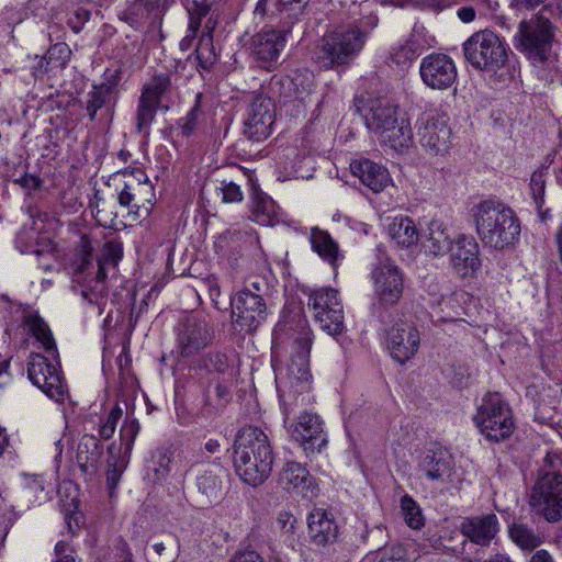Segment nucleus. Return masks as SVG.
I'll return each mask as SVG.
<instances>
[{
	"label": "nucleus",
	"mask_w": 562,
	"mask_h": 562,
	"mask_svg": "<svg viewBox=\"0 0 562 562\" xmlns=\"http://www.w3.org/2000/svg\"><path fill=\"white\" fill-rule=\"evenodd\" d=\"M92 243L87 235H82L77 247V256L80 258L77 277L80 284V294L88 304L97 306L102 314L108 295L106 266H116L122 258V246L119 243L104 244L102 255L95 267L92 263Z\"/></svg>",
	"instance_id": "f257e3e1"
},
{
	"label": "nucleus",
	"mask_w": 562,
	"mask_h": 562,
	"mask_svg": "<svg viewBox=\"0 0 562 562\" xmlns=\"http://www.w3.org/2000/svg\"><path fill=\"white\" fill-rule=\"evenodd\" d=\"M273 451L268 436L258 427H245L234 443V468L240 480L251 486L261 485L271 474Z\"/></svg>",
	"instance_id": "f03ea898"
},
{
	"label": "nucleus",
	"mask_w": 562,
	"mask_h": 562,
	"mask_svg": "<svg viewBox=\"0 0 562 562\" xmlns=\"http://www.w3.org/2000/svg\"><path fill=\"white\" fill-rule=\"evenodd\" d=\"M472 217L476 234L485 247L504 250L519 239V220L514 211L502 202H480L472 209Z\"/></svg>",
	"instance_id": "7ed1b4c3"
},
{
	"label": "nucleus",
	"mask_w": 562,
	"mask_h": 562,
	"mask_svg": "<svg viewBox=\"0 0 562 562\" xmlns=\"http://www.w3.org/2000/svg\"><path fill=\"white\" fill-rule=\"evenodd\" d=\"M548 8L544 5L529 19L521 20L514 35L515 48L533 64L547 61L555 42L558 29L544 14Z\"/></svg>",
	"instance_id": "20e7f679"
},
{
	"label": "nucleus",
	"mask_w": 562,
	"mask_h": 562,
	"mask_svg": "<svg viewBox=\"0 0 562 562\" xmlns=\"http://www.w3.org/2000/svg\"><path fill=\"white\" fill-rule=\"evenodd\" d=\"M367 34L358 26L339 27L326 33L315 52V58L323 68L349 64L362 49Z\"/></svg>",
	"instance_id": "39448f33"
},
{
	"label": "nucleus",
	"mask_w": 562,
	"mask_h": 562,
	"mask_svg": "<svg viewBox=\"0 0 562 562\" xmlns=\"http://www.w3.org/2000/svg\"><path fill=\"white\" fill-rule=\"evenodd\" d=\"M463 53L473 68L487 74H496L508 58L506 43L491 30L473 33L463 43Z\"/></svg>",
	"instance_id": "423d86ee"
},
{
	"label": "nucleus",
	"mask_w": 562,
	"mask_h": 562,
	"mask_svg": "<svg viewBox=\"0 0 562 562\" xmlns=\"http://www.w3.org/2000/svg\"><path fill=\"white\" fill-rule=\"evenodd\" d=\"M473 420L490 441H503L509 438L515 429L512 409L498 393H487L483 397Z\"/></svg>",
	"instance_id": "0eeeda50"
},
{
	"label": "nucleus",
	"mask_w": 562,
	"mask_h": 562,
	"mask_svg": "<svg viewBox=\"0 0 562 562\" xmlns=\"http://www.w3.org/2000/svg\"><path fill=\"white\" fill-rule=\"evenodd\" d=\"M123 189L117 200L121 206L127 207L128 213L135 218L149 216L156 203L155 188L147 175L142 169L124 170Z\"/></svg>",
	"instance_id": "6e6552de"
},
{
	"label": "nucleus",
	"mask_w": 562,
	"mask_h": 562,
	"mask_svg": "<svg viewBox=\"0 0 562 562\" xmlns=\"http://www.w3.org/2000/svg\"><path fill=\"white\" fill-rule=\"evenodd\" d=\"M308 308L321 328L329 335L341 334L345 329L344 308L338 291L331 288L314 290L308 295Z\"/></svg>",
	"instance_id": "1a4fd4ad"
},
{
	"label": "nucleus",
	"mask_w": 562,
	"mask_h": 562,
	"mask_svg": "<svg viewBox=\"0 0 562 562\" xmlns=\"http://www.w3.org/2000/svg\"><path fill=\"white\" fill-rule=\"evenodd\" d=\"M214 339L210 321L200 314L184 317L178 326L177 349L182 358H190L204 350Z\"/></svg>",
	"instance_id": "9d476101"
},
{
	"label": "nucleus",
	"mask_w": 562,
	"mask_h": 562,
	"mask_svg": "<svg viewBox=\"0 0 562 562\" xmlns=\"http://www.w3.org/2000/svg\"><path fill=\"white\" fill-rule=\"evenodd\" d=\"M530 505L548 521H559L562 518V473L540 475L533 486Z\"/></svg>",
	"instance_id": "9b49d317"
},
{
	"label": "nucleus",
	"mask_w": 562,
	"mask_h": 562,
	"mask_svg": "<svg viewBox=\"0 0 562 562\" xmlns=\"http://www.w3.org/2000/svg\"><path fill=\"white\" fill-rule=\"evenodd\" d=\"M312 346V331L302 329L294 338L290 362L288 364V384L292 392L304 393L310 391L312 375L310 372V351Z\"/></svg>",
	"instance_id": "f8f14e48"
},
{
	"label": "nucleus",
	"mask_w": 562,
	"mask_h": 562,
	"mask_svg": "<svg viewBox=\"0 0 562 562\" xmlns=\"http://www.w3.org/2000/svg\"><path fill=\"white\" fill-rule=\"evenodd\" d=\"M374 294L380 303L395 305L404 292V274L389 258L380 260L372 271Z\"/></svg>",
	"instance_id": "ddd939ff"
},
{
	"label": "nucleus",
	"mask_w": 562,
	"mask_h": 562,
	"mask_svg": "<svg viewBox=\"0 0 562 562\" xmlns=\"http://www.w3.org/2000/svg\"><path fill=\"white\" fill-rule=\"evenodd\" d=\"M276 119V106L271 98L256 95L248 106L244 122V134L247 138L260 142L270 136Z\"/></svg>",
	"instance_id": "4468645a"
},
{
	"label": "nucleus",
	"mask_w": 562,
	"mask_h": 562,
	"mask_svg": "<svg viewBox=\"0 0 562 562\" xmlns=\"http://www.w3.org/2000/svg\"><path fill=\"white\" fill-rule=\"evenodd\" d=\"M445 114H428L418 121L417 136L419 144L431 155L448 151L451 145V128Z\"/></svg>",
	"instance_id": "2eb2a0df"
},
{
	"label": "nucleus",
	"mask_w": 562,
	"mask_h": 562,
	"mask_svg": "<svg viewBox=\"0 0 562 562\" xmlns=\"http://www.w3.org/2000/svg\"><path fill=\"white\" fill-rule=\"evenodd\" d=\"M385 342L391 357L403 364L418 351L419 331L413 323L400 319L386 330Z\"/></svg>",
	"instance_id": "dca6fc26"
},
{
	"label": "nucleus",
	"mask_w": 562,
	"mask_h": 562,
	"mask_svg": "<svg viewBox=\"0 0 562 562\" xmlns=\"http://www.w3.org/2000/svg\"><path fill=\"white\" fill-rule=\"evenodd\" d=\"M265 317L266 303L260 294L245 289L232 299V318L241 330H255Z\"/></svg>",
	"instance_id": "f3484780"
},
{
	"label": "nucleus",
	"mask_w": 562,
	"mask_h": 562,
	"mask_svg": "<svg viewBox=\"0 0 562 562\" xmlns=\"http://www.w3.org/2000/svg\"><path fill=\"white\" fill-rule=\"evenodd\" d=\"M419 75L427 87L446 90L456 82L458 71L449 55L431 53L422 59Z\"/></svg>",
	"instance_id": "a211bd4d"
},
{
	"label": "nucleus",
	"mask_w": 562,
	"mask_h": 562,
	"mask_svg": "<svg viewBox=\"0 0 562 562\" xmlns=\"http://www.w3.org/2000/svg\"><path fill=\"white\" fill-rule=\"evenodd\" d=\"M27 376L49 398H64V385L59 371L53 362L41 353L31 355L27 364Z\"/></svg>",
	"instance_id": "6ab92c4d"
},
{
	"label": "nucleus",
	"mask_w": 562,
	"mask_h": 562,
	"mask_svg": "<svg viewBox=\"0 0 562 562\" xmlns=\"http://www.w3.org/2000/svg\"><path fill=\"white\" fill-rule=\"evenodd\" d=\"M284 46L285 36L281 31L263 30L251 37L250 54L260 68L272 70Z\"/></svg>",
	"instance_id": "aec40b11"
},
{
	"label": "nucleus",
	"mask_w": 562,
	"mask_h": 562,
	"mask_svg": "<svg viewBox=\"0 0 562 562\" xmlns=\"http://www.w3.org/2000/svg\"><path fill=\"white\" fill-rule=\"evenodd\" d=\"M290 434L306 453L319 452L327 442L319 416L308 412L302 413L290 426Z\"/></svg>",
	"instance_id": "412c9836"
},
{
	"label": "nucleus",
	"mask_w": 562,
	"mask_h": 562,
	"mask_svg": "<svg viewBox=\"0 0 562 562\" xmlns=\"http://www.w3.org/2000/svg\"><path fill=\"white\" fill-rule=\"evenodd\" d=\"M277 483L283 491L294 493L303 498H313L318 492L315 477L305 467L295 461L284 463L278 473Z\"/></svg>",
	"instance_id": "4be33fe9"
},
{
	"label": "nucleus",
	"mask_w": 562,
	"mask_h": 562,
	"mask_svg": "<svg viewBox=\"0 0 562 562\" xmlns=\"http://www.w3.org/2000/svg\"><path fill=\"white\" fill-rule=\"evenodd\" d=\"M196 488L206 505L218 503L228 490L229 473L218 463L201 467L198 471Z\"/></svg>",
	"instance_id": "5701e85b"
},
{
	"label": "nucleus",
	"mask_w": 562,
	"mask_h": 562,
	"mask_svg": "<svg viewBox=\"0 0 562 562\" xmlns=\"http://www.w3.org/2000/svg\"><path fill=\"white\" fill-rule=\"evenodd\" d=\"M450 265L462 277H473L481 267L479 244L471 236L461 235L452 244Z\"/></svg>",
	"instance_id": "b1692460"
},
{
	"label": "nucleus",
	"mask_w": 562,
	"mask_h": 562,
	"mask_svg": "<svg viewBox=\"0 0 562 562\" xmlns=\"http://www.w3.org/2000/svg\"><path fill=\"white\" fill-rule=\"evenodd\" d=\"M501 530V524L495 514H484L463 518L460 532L476 546L488 547Z\"/></svg>",
	"instance_id": "393cba45"
},
{
	"label": "nucleus",
	"mask_w": 562,
	"mask_h": 562,
	"mask_svg": "<svg viewBox=\"0 0 562 562\" xmlns=\"http://www.w3.org/2000/svg\"><path fill=\"white\" fill-rule=\"evenodd\" d=\"M397 120V106L389 99L375 98L368 101L364 122L367 127L376 136L390 131V126L395 124Z\"/></svg>",
	"instance_id": "a878e982"
},
{
	"label": "nucleus",
	"mask_w": 562,
	"mask_h": 562,
	"mask_svg": "<svg viewBox=\"0 0 562 562\" xmlns=\"http://www.w3.org/2000/svg\"><path fill=\"white\" fill-rule=\"evenodd\" d=\"M453 462L448 451L428 450L418 463V471L429 481L445 482L452 474Z\"/></svg>",
	"instance_id": "bb28decb"
},
{
	"label": "nucleus",
	"mask_w": 562,
	"mask_h": 562,
	"mask_svg": "<svg viewBox=\"0 0 562 562\" xmlns=\"http://www.w3.org/2000/svg\"><path fill=\"white\" fill-rule=\"evenodd\" d=\"M351 172L372 192H382L392 179L387 169L370 159L355 160L350 164Z\"/></svg>",
	"instance_id": "cd10ccee"
},
{
	"label": "nucleus",
	"mask_w": 562,
	"mask_h": 562,
	"mask_svg": "<svg viewBox=\"0 0 562 562\" xmlns=\"http://www.w3.org/2000/svg\"><path fill=\"white\" fill-rule=\"evenodd\" d=\"M308 535L313 543L325 546L334 542L338 536V526L330 513L323 508L313 509L307 518Z\"/></svg>",
	"instance_id": "c85d7f7f"
},
{
	"label": "nucleus",
	"mask_w": 562,
	"mask_h": 562,
	"mask_svg": "<svg viewBox=\"0 0 562 562\" xmlns=\"http://www.w3.org/2000/svg\"><path fill=\"white\" fill-rule=\"evenodd\" d=\"M453 240L440 221L434 220L422 235V247L426 255L441 257L452 249Z\"/></svg>",
	"instance_id": "c756f323"
},
{
	"label": "nucleus",
	"mask_w": 562,
	"mask_h": 562,
	"mask_svg": "<svg viewBox=\"0 0 562 562\" xmlns=\"http://www.w3.org/2000/svg\"><path fill=\"white\" fill-rule=\"evenodd\" d=\"M21 324L40 342L46 353L53 358L56 357L57 348L50 328L37 312H24Z\"/></svg>",
	"instance_id": "7c9ffc66"
},
{
	"label": "nucleus",
	"mask_w": 562,
	"mask_h": 562,
	"mask_svg": "<svg viewBox=\"0 0 562 562\" xmlns=\"http://www.w3.org/2000/svg\"><path fill=\"white\" fill-rule=\"evenodd\" d=\"M178 80L179 75L175 70L156 74L143 86L142 95L159 104L162 98L173 94Z\"/></svg>",
	"instance_id": "2f4dec72"
},
{
	"label": "nucleus",
	"mask_w": 562,
	"mask_h": 562,
	"mask_svg": "<svg viewBox=\"0 0 562 562\" xmlns=\"http://www.w3.org/2000/svg\"><path fill=\"white\" fill-rule=\"evenodd\" d=\"M216 23V20L212 16L207 18L194 50L198 65L203 70H211L217 61V55L213 45V32Z\"/></svg>",
	"instance_id": "473e14b6"
},
{
	"label": "nucleus",
	"mask_w": 562,
	"mask_h": 562,
	"mask_svg": "<svg viewBox=\"0 0 562 562\" xmlns=\"http://www.w3.org/2000/svg\"><path fill=\"white\" fill-rule=\"evenodd\" d=\"M203 367L209 372L222 374L226 382H234L239 375V366L233 353L211 351L203 358Z\"/></svg>",
	"instance_id": "72a5a7b5"
},
{
	"label": "nucleus",
	"mask_w": 562,
	"mask_h": 562,
	"mask_svg": "<svg viewBox=\"0 0 562 562\" xmlns=\"http://www.w3.org/2000/svg\"><path fill=\"white\" fill-rule=\"evenodd\" d=\"M389 235L401 247H411L419 240L417 227L407 216L395 217L389 225Z\"/></svg>",
	"instance_id": "f704fd0d"
},
{
	"label": "nucleus",
	"mask_w": 562,
	"mask_h": 562,
	"mask_svg": "<svg viewBox=\"0 0 562 562\" xmlns=\"http://www.w3.org/2000/svg\"><path fill=\"white\" fill-rule=\"evenodd\" d=\"M116 81H106L94 85L87 94L86 110L91 121L95 119L97 112L109 104L115 97Z\"/></svg>",
	"instance_id": "c9c22d12"
},
{
	"label": "nucleus",
	"mask_w": 562,
	"mask_h": 562,
	"mask_svg": "<svg viewBox=\"0 0 562 562\" xmlns=\"http://www.w3.org/2000/svg\"><path fill=\"white\" fill-rule=\"evenodd\" d=\"M381 142L390 145L395 150L408 148L413 143V132L411 123L406 119L397 120L395 124L390 126V131L381 133L379 136Z\"/></svg>",
	"instance_id": "e433bc0d"
},
{
	"label": "nucleus",
	"mask_w": 562,
	"mask_h": 562,
	"mask_svg": "<svg viewBox=\"0 0 562 562\" xmlns=\"http://www.w3.org/2000/svg\"><path fill=\"white\" fill-rule=\"evenodd\" d=\"M310 239L313 250L331 266H335L338 260L339 252L338 245L333 240L330 235L327 232L315 227L312 228Z\"/></svg>",
	"instance_id": "4c0bfd02"
},
{
	"label": "nucleus",
	"mask_w": 562,
	"mask_h": 562,
	"mask_svg": "<svg viewBox=\"0 0 562 562\" xmlns=\"http://www.w3.org/2000/svg\"><path fill=\"white\" fill-rule=\"evenodd\" d=\"M101 456V446L97 437L86 435L78 445L77 461L83 472L93 469Z\"/></svg>",
	"instance_id": "58836bf2"
},
{
	"label": "nucleus",
	"mask_w": 562,
	"mask_h": 562,
	"mask_svg": "<svg viewBox=\"0 0 562 562\" xmlns=\"http://www.w3.org/2000/svg\"><path fill=\"white\" fill-rule=\"evenodd\" d=\"M252 220L260 225L269 226L276 222L274 202L265 193L256 192L251 203Z\"/></svg>",
	"instance_id": "ea45409f"
},
{
	"label": "nucleus",
	"mask_w": 562,
	"mask_h": 562,
	"mask_svg": "<svg viewBox=\"0 0 562 562\" xmlns=\"http://www.w3.org/2000/svg\"><path fill=\"white\" fill-rule=\"evenodd\" d=\"M159 104L140 94L136 110V130L138 133L148 134Z\"/></svg>",
	"instance_id": "a19ab883"
},
{
	"label": "nucleus",
	"mask_w": 562,
	"mask_h": 562,
	"mask_svg": "<svg viewBox=\"0 0 562 562\" xmlns=\"http://www.w3.org/2000/svg\"><path fill=\"white\" fill-rule=\"evenodd\" d=\"M181 4L188 13V25L193 31L201 29L202 20L210 14L213 3L210 0H181Z\"/></svg>",
	"instance_id": "79ce46f5"
},
{
	"label": "nucleus",
	"mask_w": 562,
	"mask_h": 562,
	"mask_svg": "<svg viewBox=\"0 0 562 562\" xmlns=\"http://www.w3.org/2000/svg\"><path fill=\"white\" fill-rule=\"evenodd\" d=\"M401 512L409 528L420 529L425 525V518L419 505L408 494L401 498Z\"/></svg>",
	"instance_id": "37998d69"
},
{
	"label": "nucleus",
	"mask_w": 562,
	"mask_h": 562,
	"mask_svg": "<svg viewBox=\"0 0 562 562\" xmlns=\"http://www.w3.org/2000/svg\"><path fill=\"white\" fill-rule=\"evenodd\" d=\"M509 537L524 550H532L540 543V539L535 535V532L522 524H514L509 528Z\"/></svg>",
	"instance_id": "c03bdc74"
},
{
	"label": "nucleus",
	"mask_w": 562,
	"mask_h": 562,
	"mask_svg": "<svg viewBox=\"0 0 562 562\" xmlns=\"http://www.w3.org/2000/svg\"><path fill=\"white\" fill-rule=\"evenodd\" d=\"M71 56V50L66 43H56L50 46L41 63L52 65L54 69H64Z\"/></svg>",
	"instance_id": "a18cd8bd"
},
{
	"label": "nucleus",
	"mask_w": 562,
	"mask_h": 562,
	"mask_svg": "<svg viewBox=\"0 0 562 562\" xmlns=\"http://www.w3.org/2000/svg\"><path fill=\"white\" fill-rule=\"evenodd\" d=\"M420 50L418 35L413 34L409 41L393 53L392 59L396 65H406L419 56Z\"/></svg>",
	"instance_id": "49530a36"
},
{
	"label": "nucleus",
	"mask_w": 562,
	"mask_h": 562,
	"mask_svg": "<svg viewBox=\"0 0 562 562\" xmlns=\"http://www.w3.org/2000/svg\"><path fill=\"white\" fill-rule=\"evenodd\" d=\"M201 99L202 94L198 93L195 97L194 105L191 108L188 114L179 121V127L181 130L182 135L184 136H190L194 133L203 115L201 109Z\"/></svg>",
	"instance_id": "de8ad7c7"
},
{
	"label": "nucleus",
	"mask_w": 562,
	"mask_h": 562,
	"mask_svg": "<svg viewBox=\"0 0 562 562\" xmlns=\"http://www.w3.org/2000/svg\"><path fill=\"white\" fill-rule=\"evenodd\" d=\"M139 428H140L139 423L136 419L126 420L122 425V427L120 429V440H121L120 449H123L124 457L126 454L131 453L133 446H134L135 438H136L137 434L139 432Z\"/></svg>",
	"instance_id": "09e8293b"
},
{
	"label": "nucleus",
	"mask_w": 562,
	"mask_h": 562,
	"mask_svg": "<svg viewBox=\"0 0 562 562\" xmlns=\"http://www.w3.org/2000/svg\"><path fill=\"white\" fill-rule=\"evenodd\" d=\"M548 167L538 168L530 178V190L532 199L540 209L544 202L546 176Z\"/></svg>",
	"instance_id": "8fccbe9b"
},
{
	"label": "nucleus",
	"mask_w": 562,
	"mask_h": 562,
	"mask_svg": "<svg viewBox=\"0 0 562 562\" xmlns=\"http://www.w3.org/2000/svg\"><path fill=\"white\" fill-rule=\"evenodd\" d=\"M123 414L122 408L119 405H115L112 411L108 414L103 424L99 427V436L103 440H109L113 437L116 425L121 419Z\"/></svg>",
	"instance_id": "3c124183"
},
{
	"label": "nucleus",
	"mask_w": 562,
	"mask_h": 562,
	"mask_svg": "<svg viewBox=\"0 0 562 562\" xmlns=\"http://www.w3.org/2000/svg\"><path fill=\"white\" fill-rule=\"evenodd\" d=\"M123 471H124V465H119L117 461L114 460V458L109 459L105 476H106V487L109 491V495L111 497H113L115 495V490L121 481Z\"/></svg>",
	"instance_id": "603ef678"
},
{
	"label": "nucleus",
	"mask_w": 562,
	"mask_h": 562,
	"mask_svg": "<svg viewBox=\"0 0 562 562\" xmlns=\"http://www.w3.org/2000/svg\"><path fill=\"white\" fill-rule=\"evenodd\" d=\"M310 0H277L279 10L288 18L297 20L305 11Z\"/></svg>",
	"instance_id": "864d4df0"
},
{
	"label": "nucleus",
	"mask_w": 562,
	"mask_h": 562,
	"mask_svg": "<svg viewBox=\"0 0 562 562\" xmlns=\"http://www.w3.org/2000/svg\"><path fill=\"white\" fill-rule=\"evenodd\" d=\"M133 10L148 16L153 14L154 18H158L161 14L159 0H136L133 3Z\"/></svg>",
	"instance_id": "5fc2aeb1"
},
{
	"label": "nucleus",
	"mask_w": 562,
	"mask_h": 562,
	"mask_svg": "<svg viewBox=\"0 0 562 562\" xmlns=\"http://www.w3.org/2000/svg\"><path fill=\"white\" fill-rule=\"evenodd\" d=\"M234 382H226L225 378H223V381H217L215 384V394L217 397V406L220 407H213L215 411H218L223 408L229 401H231V386Z\"/></svg>",
	"instance_id": "6e6d98bb"
},
{
	"label": "nucleus",
	"mask_w": 562,
	"mask_h": 562,
	"mask_svg": "<svg viewBox=\"0 0 562 562\" xmlns=\"http://www.w3.org/2000/svg\"><path fill=\"white\" fill-rule=\"evenodd\" d=\"M222 199L226 203L240 202L243 200V192L239 186L234 182H222Z\"/></svg>",
	"instance_id": "4d7b16f0"
},
{
	"label": "nucleus",
	"mask_w": 562,
	"mask_h": 562,
	"mask_svg": "<svg viewBox=\"0 0 562 562\" xmlns=\"http://www.w3.org/2000/svg\"><path fill=\"white\" fill-rule=\"evenodd\" d=\"M23 480L25 488H27L33 496L38 497V494L44 491V480L42 475L23 474Z\"/></svg>",
	"instance_id": "13d9d810"
},
{
	"label": "nucleus",
	"mask_w": 562,
	"mask_h": 562,
	"mask_svg": "<svg viewBox=\"0 0 562 562\" xmlns=\"http://www.w3.org/2000/svg\"><path fill=\"white\" fill-rule=\"evenodd\" d=\"M13 182L30 190L38 189L42 183L38 177L29 175L23 166L21 167L20 176L18 178H13Z\"/></svg>",
	"instance_id": "bf43d9fd"
},
{
	"label": "nucleus",
	"mask_w": 562,
	"mask_h": 562,
	"mask_svg": "<svg viewBox=\"0 0 562 562\" xmlns=\"http://www.w3.org/2000/svg\"><path fill=\"white\" fill-rule=\"evenodd\" d=\"M114 213L106 212V203L103 200H97L95 202V218L99 223H101L104 226L112 225L114 221Z\"/></svg>",
	"instance_id": "052dcab7"
},
{
	"label": "nucleus",
	"mask_w": 562,
	"mask_h": 562,
	"mask_svg": "<svg viewBox=\"0 0 562 562\" xmlns=\"http://www.w3.org/2000/svg\"><path fill=\"white\" fill-rule=\"evenodd\" d=\"M56 561L55 562H75L71 550L67 542L58 541L55 546Z\"/></svg>",
	"instance_id": "680f3d73"
},
{
	"label": "nucleus",
	"mask_w": 562,
	"mask_h": 562,
	"mask_svg": "<svg viewBox=\"0 0 562 562\" xmlns=\"http://www.w3.org/2000/svg\"><path fill=\"white\" fill-rule=\"evenodd\" d=\"M546 0H510V7L516 10H533Z\"/></svg>",
	"instance_id": "e2e57ef3"
},
{
	"label": "nucleus",
	"mask_w": 562,
	"mask_h": 562,
	"mask_svg": "<svg viewBox=\"0 0 562 562\" xmlns=\"http://www.w3.org/2000/svg\"><path fill=\"white\" fill-rule=\"evenodd\" d=\"M200 30H193L188 25L186 36L180 41L179 47L182 52L191 49Z\"/></svg>",
	"instance_id": "0e129e2a"
},
{
	"label": "nucleus",
	"mask_w": 562,
	"mask_h": 562,
	"mask_svg": "<svg viewBox=\"0 0 562 562\" xmlns=\"http://www.w3.org/2000/svg\"><path fill=\"white\" fill-rule=\"evenodd\" d=\"M232 562H262V559L255 551H244L236 554Z\"/></svg>",
	"instance_id": "69168bd1"
},
{
	"label": "nucleus",
	"mask_w": 562,
	"mask_h": 562,
	"mask_svg": "<svg viewBox=\"0 0 562 562\" xmlns=\"http://www.w3.org/2000/svg\"><path fill=\"white\" fill-rule=\"evenodd\" d=\"M457 14L462 22L470 23L475 18V10L471 7H463L458 10Z\"/></svg>",
	"instance_id": "338daca9"
},
{
	"label": "nucleus",
	"mask_w": 562,
	"mask_h": 562,
	"mask_svg": "<svg viewBox=\"0 0 562 562\" xmlns=\"http://www.w3.org/2000/svg\"><path fill=\"white\" fill-rule=\"evenodd\" d=\"M530 562H554L553 558L546 551H537L530 559Z\"/></svg>",
	"instance_id": "774afa93"
}]
</instances>
